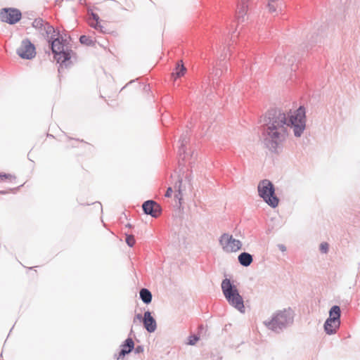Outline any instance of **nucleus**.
Listing matches in <instances>:
<instances>
[{
  "label": "nucleus",
  "instance_id": "1",
  "mask_svg": "<svg viewBox=\"0 0 360 360\" xmlns=\"http://www.w3.org/2000/svg\"><path fill=\"white\" fill-rule=\"evenodd\" d=\"M286 117L284 114L278 117L268 126L266 129V141L271 148L275 149L286 136Z\"/></svg>",
  "mask_w": 360,
  "mask_h": 360
},
{
  "label": "nucleus",
  "instance_id": "2",
  "mask_svg": "<svg viewBox=\"0 0 360 360\" xmlns=\"http://www.w3.org/2000/svg\"><path fill=\"white\" fill-rule=\"evenodd\" d=\"M221 289L229 303L240 311H244L245 307L243 297L240 295L236 287L232 285L229 279L226 278L223 280Z\"/></svg>",
  "mask_w": 360,
  "mask_h": 360
},
{
  "label": "nucleus",
  "instance_id": "3",
  "mask_svg": "<svg viewBox=\"0 0 360 360\" xmlns=\"http://www.w3.org/2000/svg\"><path fill=\"white\" fill-rule=\"evenodd\" d=\"M258 192L259 196L269 205L272 207L278 206L279 200L275 194L274 186L270 181L267 179L261 181L258 184Z\"/></svg>",
  "mask_w": 360,
  "mask_h": 360
},
{
  "label": "nucleus",
  "instance_id": "4",
  "mask_svg": "<svg viewBox=\"0 0 360 360\" xmlns=\"http://www.w3.org/2000/svg\"><path fill=\"white\" fill-rule=\"evenodd\" d=\"M305 110L302 107H300L288 119L286 118L285 125L292 127L295 135L300 136L305 128Z\"/></svg>",
  "mask_w": 360,
  "mask_h": 360
},
{
  "label": "nucleus",
  "instance_id": "5",
  "mask_svg": "<svg viewBox=\"0 0 360 360\" xmlns=\"http://www.w3.org/2000/svg\"><path fill=\"white\" fill-rule=\"evenodd\" d=\"M292 321V313L288 309L278 311L273 316L272 319L266 323V326L273 330L281 329Z\"/></svg>",
  "mask_w": 360,
  "mask_h": 360
},
{
  "label": "nucleus",
  "instance_id": "6",
  "mask_svg": "<svg viewBox=\"0 0 360 360\" xmlns=\"http://www.w3.org/2000/svg\"><path fill=\"white\" fill-rule=\"evenodd\" d=\"M340 308L333 306L329 311V317L324 324V329L327 334L336 333L340 325Z\"/></svg>",
  "mask_w": 360,
  "mask_h": 360
},
{
  "label": "nucleus",
  "instance_id": "7",
  "mask_svg": "<svg viewBox=\"0 0 360 360\" xmlns=\"http://www.w3.org/2000/svg\"><path fill=\"white\" fill-rule=\"evenodd\" d=\"M222 249L226 252H234L241 248L242 244L239 240L233 238L231 235L224 233L219 240Z\"/></svg>",
  "mask_w": 360,
  "mask_h": 360
},
{
  "label": "nucleus",
  "instance_id": "8",
  "mask_svg": "<svg viewBox=\"0 0 360 360\" xmlns=\"http://www.w3.org/2000/svg\"><path fill=\"white\" fill-rule=\"evenodd\" d=\"M17 53L22 59L31 60L36 56V49L29 40H23L17 50Z\"/></svg>",
  "mask_w": 360,
  "mask_h": 360
},
{
  "label": "nucleus",
  "instance_id": "9",
  "mask_svg": "<svg viewBox=\"0 0 360 360\" xmlns=\"http://www.w3.org/2000/svg\"><path fill=\"white\" fill-rule=\"evenodd\" d=\"M21 18V13L15 8H3L0 11V19L8 24H15Z\"/></svg>",
  "mask_w": 360,
  "mask_h": 360
},
{
  "label": "nucleus",
  "instance_id": "10",
  "mask_svg": "<svg viewBox=\"0 0 360 360\" xmlns=\"http://www.w3.org/2000/svg\"><path fill=\"white\" fill-rule=\"evenodd\" d=\"M143 210L146 214L153 217H158L161 214V207L159 204L153 200H148L143 204Z\"/></svg>",
  "mask_w": 360,
  "mask_h": 360
},
{
  "label": "nucleus",
  "instance_id": "11",
  "mask_svg": "<svg viewBox=\"0 0 360 360\" xmlns=\"http://www.w3.org/2000/svg\"><path fill=\"white\" fill-rule=\"evenodd\" d=\"M89 25L101 32L106 33L109 31L108 25L105 22L101 23L97 14L91 13L88 20Z\"/></svg>",
  "mask_w": 360,
  "mask_h": 360
},
{
  "label": "nucleus",
  "instance_id": "12",
  "mask_svg": "<svg viewBox=\"0 0 360 360\" xmlns=\"http://www.w3.org/2000/svg\"><path fill=\"white\" fill-rule=\"evenodd\" d=\"M248 2L249 0H238L236 14L239 20H241L243 21L245 17L247 15L249 10Z\"/></svg>",
  "mask_w": 360,
  "mask_h": 360
},
{
  "label": "nucleus",
  "instance_id": "13",
  "mask_svg": "<svg viewBox=\"0 0 360 360\" xmlns=\"http://www.w3.org/2000/svg\"><path fill=\"white\" fill-rule=\"evenodd\" d=\"M143 325L145 328L149 333H153L156 329V321L151 316L150 311H146L144 313V317L143 319Z\"/></svg>",
  "mask_w": 360,
  "mask_h": 360
},
{
  "label": "nucleus",
  "instance_id": "14",
  "mask_svg": "<svg viewBox=\"0 0 360 360\" xmlns=\"http://www.w3.org/2000/svg\"><path fill=\"white\" fill-rule=\"evenodd\" d=\"M121 347V351L117 357L118 360L124 358L126 354L131 352L134 347V342L131 338H127Z\"/></svg>",
  "mask_w": 360,
  "mask_h": 360
},
{
  "label": "nucleus",
  "instance_id": "15",
  "mask_svg": "<svg viewBox=\"0 0 360 360\" xmlns=\"http://www.w3.org/2000/svg\"><path fill=\"white\" fill-rule=\"evenodd\" d=\"M187 69L184 66L183 61L179 60L177 62L173 72H172L171 77L174 80H176L177 78H180L185 75L186 73Z\"/></svg>",
  "mask_w": 360,
  "mask_h": 360
},
{
  "label": "nucleus",
  "instance_id": "16",
  "mask_svg": "<svg viewBox=\"0 0 360 360\" xmlns=\"http://www.w3.org/2000/svg\"><path fill=\"white\" fill-rule=\"evenodd\" d=\"M282 6L281 0H267V8L271 13H278L281 11Z\"/></svg>",
  "mask_w": 360,
  "mask_h": 360
},
{
  "label": "nucleus",
  "instance_id": "17",
  "mask_svg": "<svg viewBox=\"0 0 360 360\" xmlns=\"http://www.w3.org/2000/svg\"><path fill=\"white\" fill-rule=\"evenodd\" d=\"M126 88L135 89L136 90H149L152 88V86H150L149 84H147L146 82L131 81L124 87V89Z\"/></svg>",
  "mask_w": 360,
  "mask_h": 360
},
{
  "label": "nucleus",
  "instance_id": "18",
  "mask_svg": "<svg viewBox=\"0 0 360 360\" xmlns=\"http://www.w3.org/2000/svg\"><path fill=\"white\" fill-rule=\"evenodd\" d=\"M181 186L182 180L179 176L174 180L173 186H172L175 192V198L180 199L181 198Z\"/></svg>",
  "mask_w": 360,
  "mask_h": 360
},
{
  "label": "nucleus",
  "instance_id": "19",
  "mask_svg": "<svg viewBox=\"0 0 360 360\" xmlns=\"http://www.w3.org/2000/svg\"><path fill=\"white\" fill-rule=\"evenodd\" d=\"M72 56V51L70 50H65L60 53L55 55V58L58 62L65 63L69 60Z\"/></svg>",
  "mask_w": 360,
  "mask_h": 360
},
{
  "label": "nucleus",
  "instance_id": "20",
  "mask_svg": "<svg viewBox=\"0 0 360 360\" xmlns=\"http://www.w3.org/2000/svg\"><path fill=\"white\" fill-rule=\"evenodd\" d=\"M51 49L54 55L65 51L64 44L59 39H55L51 42Z\"/></svg>",
  "mask_w": 360,
  "mask_h": 360
},
{
  "label": "nucleus",
  "instance_id": "21",
  "mask_svg": "<svg viewBox=\"0 0 360 360\" xmlns=\"http://www.w3.org/2000/svg\"><path fill=\"white\" fill-rule=\"evenodd\" d=\"M240 264L244 266H249L252 262V255L247 252H243L238 256Z\"/></svg>",
  "mask_w": 360,
  "mask_h": 360
},
{
  "label": "nucleus",
  "instance_id": "22",
  "mask_svg": "<svg viewBox=\"0 0 360 360\" xmlns=\"http://www.w3.org/2000/svg\"><path fill=\"white\" fill-rule=\"evenodd\" d=\"M140 297L143 302L146 304H149L151 302L152 300V295L151 292L146 289L143 288L140 291Z\"/></svg>",
  "mask_w": 360,
  "mask_h": 360
},
{
  "label": "nucleus",
  "instance_id": "23",
  "mask_svg": "<svg viewBox=\"0 0 360 360\" xmlns=\"http://www.w3.org/2000/svg\"><path fill=\"white\" fill-rule=\"evenodd\" d=\"M15 180L16 176L14 174L0 172V182L13 183Z\"/></svg>",
  "mask_w": 360,
  "mask_h": 360
},
{
  "label": "nucleus",
  "instance_id": "24",
  "mask_svg": "<svg viewBox=\"0 0 360 360\" xmlns=\"http://www.w3.org/2000/svg\"><path fill=\"white\" fill-rule=\"evenodd\" d=\"M126 243L129 247H133L136 243L134 236L133 235H127Z\"/></svg>",
  "mask_w": 360,
  "mask_h": 360
},
{
  "label": "nucleus",
  "instance_id": "25",
  "mask_svg": "<svg viewBox=\"0 0 360 360\" xmlns=\"http://www.w3.org/2000/svg\"><path fill=\"white\" fill-rule=\"evenodd\" d=\"M320 250L322 252L326 253L328 250V244L327 243H322L320 245Z\"/></svg>",
  "mask_w": 360,
  "mask_h": 360
},
{
  "label": "nucleus",
  "instance_id": "26",
  "mask_svg": "<svg viewBox=\"0 0 360 360\" xmlns=\"http://www.w3.org/2000/svg\"><path fill=\"white\" fill-rule=\"evenodd\" d=\"M173 193L175 194V192H174L173 188L172 186H169V187H168V188L166 191L165 196L167 198H170V197H172Z\"/></svg>",
  "mask_w": 360,
  "mask_h": 360
},
{
  "label": "nucleus",
  "instance_id": "27",
  "mask_svg": "<svg viewBox=\"0 0 360 360\" xmlns=\"http://www.w3.org/2000/svg\"><path fill=\"white\" fill-rule=\"evenodd\" d=\"M198 340V338L197 336H191L189 338V342L188 344L193 345L196 343V342Z\"/></svg>",
  "mask_w": 360,
  "mask_h": 360
},
{
  "label": "nucleus",
  "instance_id": "28",
  "mask_svg": "<svg viewBox=\"0 0 360 360\" xmlns=\"http://www.w3.org/2000/svg\"><path fill=\"white\" fill-rule=\"evenodd\" d=\"M89 38L86 36H81L79 38V41L82 44H88Z\"/></svg>",
  "mask_w": 360,
  "mask_h": 360
},
{
  "label": "nucleus",
  "instance_id": "29",
  "mask_svg": "<svg viewBox=\"0 0 360 360\" xmlns=\"http://www.w3.org/2000/svg\"><path fill=\"white\" fill-rule=\"evenodd\" d=\"M43 25V21L41 20H35L33 22V25L34 27H41Z\"/></svg>",
  "mask_w": 360,
  "mask_h": 360
},
{
  "label": "nucleus",
  "instance_id": "30",
  "mask_svg": "<svg viewBox=\"0 0 360 360\" xmlns=\"http://www.w3.org/2000/svg\"><path fill=\"white\" fill-rule=\"evenodd\" d=\"M46 30L47 33H51V32H54L53 27L51 25H47Z\"/></svg>",
  "mask_w": 360,
  "mask_h": 360
},
{
  "label": "nucleus",
  "instance_id": "31",
  "mask_svg": "<svg viewBox=\"0 0 360 360\" xmlns=\"http://www.w3.org/2000/svg\"><path fill=\"white\" fill-rule=\"evenodd\" d=\"M136 352H143V348H142L141 347H140V346H139V347H137L136 348Z\"/></svg>",
  "mask_w": 360,
  "mask_h": 360
},
{
  "label": "nucleus",
  "instance_id": "32",
  "mask_svg": "<svg viewBox=\"0 0 360 360\" xmlns=\"http://www.w3.org/2000/svg\"><path fill=\"white\" fill-rule=\"evenodd\" d=\"M136 318L137 319H139V320H141V319H142V316H141V314H137V315L136 316Z\"/></svg>",
  "mask_w": 360,
  "mask_h": 360
},
{
  "label": "nucleus",
  "instance_id": "33",
  "mask_svg": "<svg viewBox=\"0 0 360 360\" xmlns=\"http://www.w3.org/2000/svg\"><path fill=\"white\" fill-rule=\"evenodd\" d=\"M73 141H75L73 139H70V146H73V143H72V142H73Z\"/></svg>",
  "mask_w": 360,
  "mask_h": 360
},
{
  "label": "nucleus",
  "instance_id": "34",
  "mask_svg": "<svg viewBox=\"0 0 360 360\" xmlns=\"http://www.w3.org/2000/svg\"><path fill=\"white\" fill-rule=\"evenodd\" d=\"M281 250L282 251H285V248L284 246H283V245H282V246H281Z\"/></svg>",
  "mask_w": 360,
  "mask_h": 360
}]
</instances>
